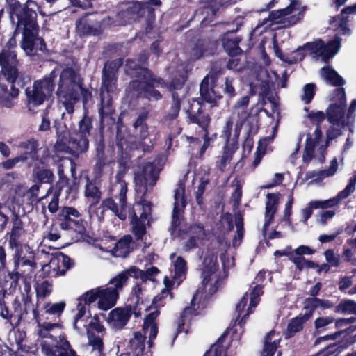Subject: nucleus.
<instances>
[{
  "mask_svg": "<svg viewBox=\"0 0 356 356\" xmlns=\"http://www.w3.org/2000/svg\"><path fill=\"white\" fill-rule=\"evenodd\" d=\"M117 182L114 185V189L118 191L115 198L118 200L116 203L112 198L105 199L102 206L104 209L112 211L120 220H125L128 216L131 218L132 232L137 239H141L146 233V226L149 224L148 216L151 214L152 205L149 201L145 200L142 193L140 200H136L133 207H127V183L116 177ZM140 193H138V195Z\"/></svg>",
  "mask_w": 356,
  "mask_h": 356,
  "instance_id": "obj_1",
  "label": "nucleus"
},
{
  "mask_svg": "<svg viewBox=\"0 0 356 356\" xmlns=\"http://www.w3.org/2000/svg\"><path fill=\"white\" fill-rule=\"evenodd\" d=\"M33 316L38 324L36 332L42 339L40 345L45 356H76L69 341L60 334L63 329L60 320L42 322L37 309H33Z\"/></svg>",
  "mask_w": 356,
  "mask_h": 356,
  "instance_id": "obj_2",
  "label": "nucleus"
},
{
  "mask_svg": "<svg viewBox=\"0 0 356 356\" xmlns=\"http://www.w3.org/2000/svg\"><path fill=\"white\" fill-rule=\"evenodd\" d=\"M147 59L144 54L136 62L134 60H127L126 63L127 72L136 77L129 84V90L136 92L137 97H143L149 100H159L162 95L155 88L163 87L164 81L161 78L154 77L151 72L143 67Z\"/></svg>",
  "mask_w": 356,
  "mask_h": 356,
  "instance_id": "obj_3",
  "label": "nucleus"
},
{
  "mask_svg": "<svg viewBox=\"0 0 356 356\" xmlns=\"http://www.w3.org/2000/svg\"><path fill=\"white\" fill-rule=\"evenodd\" d=\"M175 257V254H170V258L172 262L175 275L172 280L165 277L164 284L165 289H163L161 294L154 297L150 309L152 310L149 314L146 316L144 321L143 331L145 334L149 335V341L154 339L157 335L158 327L156 323V318L159 314V307L163 306L162 300L170 295L169 299H172V295L168 291V288L172 285L178 286L184 279L187 272L186 261L180 256L177 257L175 260H172Z\"/></svg>",
  "mask_w": 356,
  "mask_h": 356,
  "instance_id": "obj_4",
  "label": "nucleus"
},
{
  "mask_svg": "<svg viewBox=\"0 0 356 356\" xmlns=\"http://www.w3.org/2000/svg\"><path fill=\"white\" fill-rule=\"evenodd\" d=\"M223 267V273L218 270L217 265V252L208 250L202 262V277L204 291L212 295L216 293L221 285L222 281L228 276V270L233 266V259L227 257L225 253L220 255Z\"/></svg>",
  "mask_w": 356,
  "mask_h": 356,
  "instance_id": "obj_5",
  "label": "nucleus"
},
{
  "mask_svg": "<svg viewBox=\"0 0 356 356\" xmlns=\"http://www.w3.org/2000/svg\"><path fill=\"white\" fill-rule=\"evenodd\" d=\"M340 47L341 38L336 35L333 40H330L326 44L322 40L318 39L299 47L292 51L289 56L280 55L279 57L286 63H295L302 60L306 52H308L313 58L327 62L337 54Z\"/></svg>",
  "mask_w": 356,
  "mask_h": 356,
  "instance_id": "obj_6",
  "label": "nucleus"
},
{
  "mask_svg": "<svg viewBox=\"0 0 356 356\" xmlns=\"http://www.w3.org/2000/svg\"><path fill=\"white\" fill-rule=\"evenodd\" d=\"M54 70H57L58 75L59 74L56 95L67 112L72 113L74 104L80 98L82 79L72 67H66L61 72L58 68Z\"/></svg>",
  "mask_w": 356,
  "mask_h": 356,
  "instance_id": "obj_7",
  "label": "nucleus"
},
{
  "mask_svg": "<svg viewBox=\"0 0 356 356\" xmlns=\"http://www.w3.org/2000/svg\"><path fill=\"white\" fill-rule=\"evenodd\" d=\"M16 57L15 51L3 49L0 53V96L8 94L11 98H17L19 95V89L14 85L19 76Z\"/></svg>",
  "mask_w": 356,
  "mask_h": 356,
  "instance_id": "obj_8",
  "label": "nucleus"
},
{
  "mask_svg": "<svg viewBox=\"0 0 356 356\" xmlns=\"http://www.w3.org/2000/svg\"><path fill=\"white\" fill-rule=\"evenodd\" d=\"M307 118L317 124L313 133L307 134L302 161L307 165L314 159L318 162L323 163L325 160L326 146L323 144H320L322 136L320 124L326 118V113L325 114L323 111H312L307 114Z\"/></svg>",
  "mask_w": 356,
  "mask_h": 356,
  "instance_id": "obj_9",
  "label": "nucleus"
},
{
  "mask_svg": "<svg viewBox=\"0 0 356 356\" xmlns=\"http://www.w3.org/2000/svg\"><path fill=\"white\" fill-rule=\"evenodd\" d=\"M16 30L22 33L20 45L27 56H35L38 51L44 52L46 50L44 40L38 35L36 13H31L29 19L17 24Z\"/></svg>",
  "mask_w": 356,
  "mask_h": 356,
  "instance_id": "obj_10",
  "label": "nucleus"
},
{
  "mask_svg": "<svg viewBox=\"0 0 356 356\" xmlns=\"http://www.w3.org/2000/svg\"><path fill=\"white\" fill-rule=\"evenodd\" d=\"M289 5L284 8L272 11L268 17L264 19L263 24H282L283 26H291L300 22L306 10L300 0H289Z\"/></svg>",
  "mask_w": 356,
  "mask_h": 356,
  "instance_id": "obj_11",
  "label": "nucleus"
},
{
  "mask_svg": "<svg viewBox=\"0 0 356 356\" xmlns=\"http://www.w3.org/2000/svg\"><path fill=\"white\" fill-rule=\"evenodd\" d=\"M57 76V70H53L43 79L34 81L32 86L26 88L25 94L29 107L38 106L51 96L54 90V80Z\"/></svg>",
  "mask_w": 356,
  "mask_h": 356,
  "instance_id": "obj_12",
  "label": "nucleus"
},
{
  "mask_svg": "<svg viewBox=\"0 0 356 356\" xmlns=\"http://www.w3.org/2000/svg\"><path fill=\"white\" fill-rule=\"evenodd\" d=\"M126 282V275L121 272L110 280L111 286L99 287L98 307L102 310H108L113 307L119 297V292L122 289Z\"/></svg>",
  "mask_w": 356,
  "mask_h": 356,
  "instance_id": "obj_13",
  "label": "nucleus"
},
{
  "mask_svg": "<svg viewBox=\"0 0 356 356\" xmlns=\"http://www.w3.org/2000/svg\"><path fill=\"white\" fill-rule=\"evenodd\" d=\"M104 330L98 316H94L86 327L91 356H102L104 343L102 337Z\"/></svg>",
  "mask_w": 356,
  "mask_h": 356,
  "instance_id": "obj_14",
  "label": "nucleus"
},
{
  "mask_svg": "<svg viewBox=\"0 0 356 356\" xmlns=\"http://www.w3.org/2000/svg\"><path fill=\"white\" fill-rule=\"evenodd\" d=\"M10 248L14 251V267L17 269H26L27 274L35 268V252L29 245L24 244Z\"/></svg>",
  "mask_w": 356,
  "mask_h": 356,
  "instance_id": "obj_15",
  "label": "nucleus"
},
{
  "mask_svg": "<svg viewBox=\"0 0 356 356\" xmlns=\"http://www.w3.org/2000/svg\"><path fill=\"white\" fill-rule=\"evenodd\" d=\"M161 4L159 0H149L146 2H134L127 9L120 14V16L125 18L124 22L131 23L138 19L140 17L143 16L146 13L152 16L154 13L152 6H159Z\"/></svg>",
  "mask_w": 356,
  "mask_h": 356,
  "instance_id": "obj_16",
  "label": "nucleus"
},
{
  "mask_svg": "<svg viewBox=\"0 0 356 356\" xmlns=\"http://www.w3.org/2000/svg\"><path fill=\"white\" fill-rule=\"evenodd\" d=\"M186 112L190 121L198 124L204 129V141H207L209 144H210V142L215 139L216 136L213 135L209 137L208 135L207 127L209 124L210 118L207 113L202 111L201 102L198 100L193 99L192 102H190V107Z\"/></svg>",
  "mask_w": 356,
  "mask_h": 356,
  "instance_id": "obj_17",
  "label": "nucleus"
},
{
  "mask_svg": "<svg viewBox=\"0 0 356 356\" xmlns=\"http://www.w3.org/2000/svg\"><path fill=\"white\" fill-rule=\"evenodd\" d=\"M6 2L10 19L13 23L16 19L17 24L21 21L29 19L31 13H36L34 8L38 6L33 1L28 0L24 5H22L19 0H6Z\"/></svg>",
  "mask_w": 356,
  "mask_h": 356,
  "instance_id": "obj_18",
  "label": "nucleus"
},
{
  "mask_svg": "<svg viewBox=\"0 0 356 356\" xmlns=\"http://www.w3.org/2000/svg\"><path fill=\"white\" fill-rule=\"evenodd\" d=\"M267 272L265 270H260L254 278V281L250 286V302L247 309V312L242 316L241 319L239 321V324L241 325L245 323V318L249 314L252 313L253 309L257 307L260 301V296L263 295V282L266 277Z\"/></svg>",
  "mask_w": 356,
  "mask_h": 356,
  "instance_id": "obj_19",
  "label": "nucleus"
},
{
  "mask_svg": "<svg viewBox=\"0 0 356 356\" xmlns=\"http://www.w3.org/2000/svg\"><path fill=\"white\" fill-rule=\"evenodd\" d=\"M159 174V170L156 168L154 163L148 162L143 167L141 172L135 173L136 191L137 193L147 191V183L154 184L156 181V177Z\"/></svg>",
  "mask_w": 356,
  "mask_h": 356,
  "instance_id": "obj_20",
  "label": "nucleus"
},
{
  "mask_svg": "<svg viewBox=\"0 0 356 356\" xmlns=\"http://www.w3.org/2000/svg\"><path fill=\"white\" fill-rule=\"evenodd\" d=\"M92 128V119L85 114L79 122V129L76 138L72 139L73 147L78 152H86L88 148V136Z\"/></svg>",
  "mask_w": 356,
  "mask_h": 356,
  "instance_id": "obj_21",
  "label": "nucleus"
},
{
  "mask_svg": "<svg viewBox=\"0 0 356 356\" xmlns=\"http://www.w3.org/2000/svg\"><path fill=\"white\" fill-rule=\"evenodd\" d=\"M71 266L70 257L59 253L51 257L49 264L44 266L43 270L49 271L51 276H60L64 275Z\"/></svg>",
  "mask_w": 356,
  "mask_h": 356,
  "instance_id": "obj_22",
  "label": "nucleus"
},
{
  "mask_svg": "<svg viewBox=\"0 0 356 356\" xmlns=\"http://www.w3.org/2000/svg\"><path fill=\"white\" fill-rule=\"evenodd\" d=\"M132 314L131 306L125 307H117L108 314L107 322L109 326L114 330H118L123 328Z\"/></svg>",
  "mask_w": 356,
  "mask_h": 356,
  "instance_id": "obj_23",
  "label": "nucleus"
},
{
  "mask_svg": "<svg viewBox=\"0 0 356 356\" xmlns=\"http://www.w3.org/2000/svg\"><path fill=\"white\" fill-rule=\"evenodd\" d=\"M346 108V105L330 103L325 111L327 121L337 127L348 125L351 122L345 115Z\"/></svg>",
  "mask_w": 356,
  "mask_h": 356,
  "instance_id": "obj_24",
  "label": "nucleus"
},
{
  "mask_svg": "<svg viewBox=\"0 0 356 356\" xmlns=\"http://www.w3.org/2000/svg\"><path fill=\"white\" fill-rule=\"evenodd\" d=\"M184 186L181 184H179L177 188L175 190L174 194V209L172 212V229L175 231L176 228L179 224V219L184 208L186 206V201L184 199Z\"/></svg>",
  "mask_w": 356,
  "mask_h": 356,
  "instance_id": "obj_25",
  "label": "nucleus"
},
{
  "mask_svg": "<svg viewBox=\"0 0 356 356\" xmlns=\"http://www.w3.org/2000/svg\"><path fill=\"white\" fill-rule=\"evenodd\" d=\"M347 14L356 15V3L344 8L341 15L333 19V26L338 34L347 35L350 34V29L348 26V17H345Z\"/></svg>",
  "mask_w": 356,
  "mask_h": 356,
  "instance_id": "obj_26",
  "label": "nucleus"
},
{
  "mask_svg": "<svg viewBox=\"0 0 356 356\" xmlns=\"http://www.w3.org/2000/svg\"><path fill=\"white\" fill-rule=\"evenodd\" d=\"M59 226L63 230H67L76 234L78 240H85L89 236L86 222L81 220H65L60 221Z\"/></svg>",
  "mask_w": 356,
  "mask_h": 356,
  "instance_id": "obj_27",
  "label": "nucleus"
},
{
  "mask_svg": "<svg viewBox=\"0 0 356 356\" xmlns=\"http://www.w3.org/2000/svg\"><path fill=\"white\" fill-rule=\"evenodd\" d=\"M56 132L57 135V140L54 145V148L57 152H67L70 148L69 145L72 143V139H70V134L66 126L62 122H56Z\"/></svg>",
  "mask_w": 356,
  "mask_h": 356,
  "instance_id": "obj_28",
  "label": "nucleus"
},
{
  "mask_svg": "<svg viewBox=\"0 0 356 356\" xmlns=\"http://www.w3.org/2000/svg\"><path fill=\"white\" fill-rule=\"evenodd\" d=\"M338 170V161L334 158L327 169L318 171H309L305 175L306 179H311L312 182L318 183L324 179L334 176Z\"/></svg>",
  "mask_w": 356,
  "mask_h": 356,
  "instance_id": "obj_29",
  "label": "nucleus"
},
{
  "mask_svg": "<svg viewBox=\"0 0 356 356\" xmlns=\"http://www.w3.org/2000/svg\"><path fill=\"white\" fill-rule=\"evenodd\" d=\"M26 236L23 222L18 217L13 220V225L9 234L8 244L10 248L22 245L21 243Z\"/></svg>",
  "mask_w": 356,
  "mask_h": 356,
  "instance_id": "obj_30",
  "label": "nucleus"
},
{
  "mask_svg": "<svg viewBox=\"0 0 356 356\" xmlns=\"http://www.w3.org/2000/svg\"><path fill=\"white\" fill-rule=\"evenodd\" d=\"M76 28L77 33L81 35H97L101 33L99 22L90 20L86 16L76 21Z\"/></svg>",
  "mask_w": 356,
  "mask_h": 356,
  "instance_id": "obj_31",
  "label": "nucleus"
},
{
  "mask_svg": "<svg viewBox=\"0 0 356 356\" xmlns=\"http://www.w3.org/2000/svg\"><path fill=\"white\" fill-rule=\"evenodd\" d=\"M190 237L188 240L185 242L183 245V250L188 252L193 248L198 246L199 243L204 237V230L202 226L200 224H195L191 226L189 229Z\"/></svg>",
  "mask_w": 356,
  "mask_h": 356,
  "instance_id": "obj_32",
  "label": "nucleus"
},
{
  "mask_svg": "<svg viewBox=\"0 0 356 356\" xmlns=\"http://www.w3.org/2000/svg\"><path fill=\"white\" fill-rule=\"evenodd\" d=\"M356 185V172L354 175L350 179L348 185L346 188L340 191L337 195L333 198H330L323 201V208L332 207L337 205L341 200L346 199L350 194H352L355 189Z\"/></svg>",
  "mask_w": 356,
  "mask_h": 356,
  "instance_id": "obj_33",
  "label": "nucleus"
},
{
  "mask_svg": "<svg viewBox=\"0 0 356 356\" xmlns=\"http://www.w3.org/2000/svg\"><path fill=\"white\" fill-rule=\"evenodd\" d=\"M279 195V194L268 193L266 196L267 201L266 203L265 221L263 227L264 232H266L267 228L270 225L274 215L277 210Z\"/></svg>",
  "mask_w": 356,
  "mask_h": 356,
  "instance_id": "obj_34",
  "label": "nucleus"
},
{
  "mask_svg": "<svg viewBox=\"0 0 356 356\" xmlns=\"http://www.w3.org/2000/svg\"><path fill=\"white\" fill-rule=\"evenodd\" d=\"M145 337L140 332H136L129 341V355L131 356H151L150 352L145 350Z\"/></svg>",
  "mask_w": 356,
  "mask_h": 356,
  "instance_id": "obj_35",
  "label": "nucleus"
},
{
  "mask_svg": "<svg viewBox=\"0 0 356 356\" xmlns=\"http://www.w3.org/2000/svg\"><path fill=\"white\" fill-rule=\"evenodd\" d=\"M281 341L279 332L275 330L269 332L265 337L264 346L261 356H273Z\"/></svg>",
  "mask_w": 356,
  "mask_h": 356,
  "instance_id": "obj_36",
  "label": "nucleus"
},
{
  "mask_svg": "<svg viewBox=\"0 0 356 356\" xmlns=\"http://www.w3.org/2000/svg\"><path fill=\"white\" fill-rule=\"evenodd\" d=\"M66 304L65 301H60L56 303H51L50 302L45 303L43 306L42 316L46 320L53 318L54 321L60 320V317L62 315Z\"/></svg>",
  "mask_w": 356,
  "mask_h": 356,
  "instance_id": "obj_37",
  "label": "nucleus"
},
{
  "mask_svg": "<svg viewBox=\"0 0 356 356\" xmlns=\"http://www.w3.org/2000/svg\"><path fill=\"white\" fill-rule=\"evenodd\" d=\"M216 47V42L200 40L191 49V58L192 60H197L203 56L213 54Z\"/></svg>",
  "mask_w": 356,
  "mask_h": 356,
  "instance_id": "obj_38",
  "label": "nucleus"
},
{
  "mask_svg": "<svg viewBox=\"0 0 356 356\" xmlns=\"http://www.w3.org/2000/svg\"><path fill=\"white\" fill-rule=\"evenodd\" d=\"M196 295L194 296L193 298L191 300V305L190 307H188L184 309L183 313L181 315L180 319L178 321V325L177 332V333L184 332L187 333L188 328H186L185 326L191 321L192 317L197 314V309L198 307H196L195 303V298Z\"/></svg>",
  "mask_w": 356,
  "mask_h": 356,
  "instance_id": "obj_39",
  "label": "nucleus"
},
{
  "mask_svg": "<svg viewBox=\"0 0 356 356\" xmlns=\"http://www.w3.org/2000/svg\"><path fill=\"white\" fill-rule=\"evenodd\" d=\"M312 317V312H306L303 315H299L289 322L286 332V338L291 337L295 333L302 329L303 323L307 321Z\"/></svg>",
  "mask_w": 356,
  "mask_h": 356,
  "instance_id": "obj_40",
  "label": "nucleus"
},
{
  "mask_svg": "<svg viewBox=\"0 0 356 356\" xmlns=\"http://www.w3.org/2000/svg\"><path fill=\"white\" fill-rule=\"evenodd\" d=\"M321 76L328 84L335 86H341L345 84L344 79L330 66L321 68Z\"/></svg>",
  "mask_w": 356,
  "mask_h": 356,
  "instance_id": "obj_41",
  "label": "nucleus"
},
{
  "mask_svg": "<svg viewBox=\"0 0 356 356\" xmlns=\"http://www.w3.org/2000/svg\"><path fill=\"white\" fill-rule=\"evenodd\" d=\"M237 149L238 146L236 143H226L218 163V167L220 171L225 170L227 165L231 162L233 155Z\"/></svg>",
  "mask_w": 356,
  "mask_h": 356,
  "instance_id": "obj_42",
  "label": "nucleus"
},
{
  "mask_svg": "<svg viewBox=\"0 0 356 356\" xmlns=\"http://www.w3.org/2000/svg\"><path fill=\"white\" fill-rule=\"evenodd\" d=\"M210 79L209 76L204 78L200 86V92L202 99L209 103H213L216 99L220 98L221 96L210 88Z\"/></svg>",
  "mask_w": 356,
  "mask_h": 356,
  "instance_id": "obj_43",
  "label": "nucleus"
},
{
  "mask_svg": "<svg viewBox=\"0 0 356 356\" xmlns=\"http://www.w3.org/2000/svg\"><path fill=\"white\" fill-rule=\"evenodd\" d=\"M122 273H125L127 280L129 277H134L135 278H140L142 280H145L150 279L152 276L156 275L159 273V270L156 267H151L146 271H144L138 269L136 266H131Z\"/></svg>",
  "mask_w": 356,
  "mask_h": 356,
  "instance_id": "obj_44",
  "label": "nucleus"
},
{
  "mask_svg": "<svg viewBox=\"0 0 356 356\" xmlns=\"http://www.w3.org/2000/svg\"><path fill=\"white\" fill-rule=\"evenodd\" d=\"M116 80L117 76H115L114 74L103 72L101 95H111L113 96L117 90Z\"/></svg>",
  "mask_w": 356,
  "mask_h": 356,
  "instance_id": "obj_45",
  "label": "nucleus"
},
{
  "mask_svg": "<svg viewBox=\"0 0 356 356\" xmlns=\"http://www.w3.org/2000/svg\"><path fill=\"white\" fill-rule=\"evenodd\" d=\"M84 194L90 205L97 204L102 197V193L95 183L87 179Z\"/></svg>",
  "mask_w": 356,
  "mask_h": 356,
  "instance_id": "obj_46",
  "label": "nucleus"
},
{
  "mask_svg": "<svg viewBox=\"0 0 356 356\" xmlns=\"http://www.w3.org/2000/svg\"><path fill=\"white\" fill-rule=\"evenodd\" d=\"M131 241V237L130 236H125L119 240L112 250L113 255L119 257H126L130 252Z\"/></svg>",
  "mask_w": 356,
  "mask_h": 356,
  "instance_id": "obj_47",
  "label": "nucleus"
},
{
  "mask_svg": "<svg viewBox=\"0 0 356 356\" xmlns=\"http://www.w3.org/2000/svg\"><path fill=\"white\" fill-rule=\"evenodd\" d=\"M276 132V127H273V134ZM274 135L271 137H266L261 140L259 143V146L257 147V152L254 154V159L252 162V168L254 169L256 167L259 165L260 163L262 157L264 156L266 152V146L268 143H271L273 140Z\"/></svg>",
  "mask_w": 356,
  "mask_h": 356,
  "instance_id": "obj_48",
  "label": "nucleus"
},
{
  "mask_svg": "<svg viewBox=\"0 0 356 356\" xmlns=\"http://www.w3.org/2000/svg\"><path fill=\"white\" fill-rule=\"evenodd\" d=\"M332 304L326 300H322L317 298H308L305 301V308L309 309L308 312H313L316 309L321 308L322 309H329L332 307Z\"/></svg>",
  "mask_w": 356,
  "mask_h": 356,
  "instance_id": "obj_49",
  "label": "nucleus"
},
{
  "mask_svg": "<svg viewBox=\"0 0 356 356\" xmlns=\"http://www.w3.org/2000/svg\"><path fill=\"white\" fill-rule=\"evenodd\" d=\"M188 70L184 64L179 65L176 70V74L172 79L170 88L172 89H179L184 84L187 78Z\"/></svg>",
  "mask_w": 356,
  "mask_h": 356,
  "instance_id": "obj_50",
  "label": "nucleus"
},
{
  "mask_svg": "<svg viewBox=\"0 0 356 356\" xmlns=\"http://www.w3.org/2000/svg\"><path fill=\"white\" fill-rule=\"evenodd\" d=\"M17 147L24 150L22 154L27 155V160L30 158L34 159L37 151V143L35 140L30 139L20 142Z\"/></svg>",
  "mask_w": 356,
  "mask_h": 356,
  "instance_id": "obj_51",
  "label": "nucleus"
},
{
  "mask_svg": "<svg viewBox=\"0 0 356 356\" xmlns=\"http://www.w3.org/2000/svg\"><path fill=\"white\" fill-rule=\"evenodd\" d=\"M249 115L250 113L248 109H243L242 107H234L233 115H236L238 118L234 130L236 136H238L241 127L249 117Z\"/></svg>",
  "mask_w": 356,
  "mask_h": 356,
  "instance_id": "obj_52",
  "label": "nucleus"
},
{
  "mask_svg": "<svg viewBox=\"0 0 356 356\" xmlns=\"http://www.w3.org/2000/svg\"><path fill=\"white\" fill-rule=\"evenodd\" d=\"M336 311L343 314L356 315V302L350 299L342 300L337 306Z\"/></svg>",
  "mask_w": 356,
  "mask_h": 356,
  "instance_id": "obj_53",
  "label": "nucleus"
},
{
  "mask_svg": "<svg viewBox=\"0 0 356 356\" xmlns=\"http://www.w3.org/2000/svg\"><path fill=\"white\" fill-rule=\"evenodd\" d=\"M112 95H101V107L99 110V114L102 120L113 113Z\"/></svg>",
  "mask_w": 356,
  "mask_h": 356,
  "instance_id": "obj_54",
  "label": "nucleus"
},
{
  "mask_svg": "<svg viewBox=\"0 0 356 356\" xmlns=\"http://www.w3.org/2000/svg\"><path fill=\"white\" fill-rule=\"evenodd\" d=\"M328 100L331 103L346 105V96L343 88H337L334 89L328 95Z\"/></svg>",
  "mask_w": 356,
  "mask_h": 356,
  "instance_id": "obj_55",
  "label": "nucleus"
},
{
  "mask_svg": "<svg viewBox=\"0 0 356 356\" xmlns=\"http://www.w3.org/2000/svg\"><path fill=\"white\" fill-rule=\"evenodd\" d=\"M234 222L236 228V234L234 236L232 245L234 247L238 246L243 236V218L240 214H237L234 217Z\"/></svg>",
  "mask_w": 356,
  "mask_h": 356,
  "instance_id": "obj_56",
  "label": "nucleus"
},
{
  "mask_svg": "<svg viewBox=\"0 0 356 356\" xmlns=\"http://www.w3.org/2000/svg\"><path fill=\"white\" fill-rule=\"evenodd\" d=\"M100 291V288H95L90 291L86 292L81 296H80L77 301H81L85 305H90V304L95 302L97 299L99 300V293Z\"/></svg>",
  "mask_w": 356,
  "mask_h": 356,
  "instance_id": "obj_57",
  "label": "nucleus"
},
{
  "mask_svg": "<svg viewBox=\"0 0 356 356\" xmlns=\"http://www.w3.org/2000/svg\"><path fill=\"white\" fill-rule=\"evenodd\" d=\"M38 298H44L49 296L52 291V284L49 281L44 280L37 283L35 286Z\"/></svg>",
  "mask_w": 356,
  "mask_h": 356,
  "instance_id": "obj_58",
  "label": "nucleus"
},
{
  "mask_svg": "<svg viewBox=\"0 0 356 356\" xmlns=\"http://www.w3.org/2000/svg\"><path fill=\"white\" fill-rule=\"evenodd\" d=\"M56 195H60L63 192L67 197L71 192L72 186L70 185L68 179L65 177H60L55 186Z\"/></svg>",
  "mask_w": 356,
  "mask_h": 356,
  "instance_id": "obj_59",
  "label": "nucleus"
},
{
  "mask_svg": "<svg viewBox=\"0 0 356 356\" xmlns=\"http://www.w3.org/2000/svg\"><path fill=\"white\" fill-rule=\"evenodd\" d=\"M239 40L235 38L224 42L223 46L227 53L231 56H237L241 51L238 47Z\"/></svg>",
  "mask_w": 356,
  "mask_h": 356,
  "instance_id": "obj_60",
  "label": "nucleus"
},
{
  "mask_svg": "<svg viewBox=\"0 0 356 356\" xmlns=\"http://www.w3.org/2000/svg\"><path fill=\"white\" fill-rule=\"evenodd\" d=\"M301 100L305 104H309L316 92V86L314 83H307L304 86L302 89Z\"/></svg>",
  "mask_w": 356,
  "mask_h": 356,
  "instance_id": "obj_61",
  "label": "nucleus"
},
{
  "mask_svg": "<svg viewBox=\"0 0 356 356\" xmlns=\"http://www.w3.org/2000/svg\"><path fill=\"white\" fill-rule=\"evenodd\" d=\"M224 335L206 352L204 356H225V348L221 344V341Z\"/></svg>",
  "mask_w": 356,
  "mask_h": 356,
  "instance_id": "obj_62",
  "label": "nucleus"
},
{
  "mask_svg": "<svg viewBox=\"0 0 356 356\" xmlns=\"http://www.w3.org/2000/svg\"><path fill=\"white\" fill-rule=\"evenodd\" d=\"M27 161V155L26 154H20L17 156H15L13 159H10L6 160V161L1 163L2 167L6 170H9L14 168L19 163H25Z\"/></svg>",
  "mask_w": 356,
  "mask_h": 356,
  "instance_id": "obj_63",
  "label": "nucleus"
},
{
  "mask_svg": "<svg viewBox=\"0 0 356 356\" xmlns=\"http://www.w3.org/2000/svg\"><path fill=\"white\" fill-rule=\"evenodd\" d=\"M53 173L47 169H38L35 172V178L42 183H49L51 181Z\"/></svg>",
  "mask_w": 356,
  "mask_h": 356,
  "instance_id": "obj_64",
  "label": "nucleus"
}]
</instances>
